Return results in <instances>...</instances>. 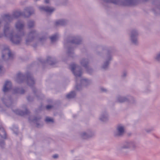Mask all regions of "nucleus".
I'll list each match as a JSON object with an SVG mask.
<instances>
[{
	"label": "nucleus",
	"instance_id": "obj_1",
	"mask_svg": "<svg viewBox=\"0 0 160 160\" xmlns=\"http://www.w3.org/2000/svg\"><path fill=\"white\" fill-rule=\"evenodd\" d=\"M70 68L75 77L76 82V88L77 90H80L83 86H86L90 83L89 80L86 78H82L81 77L82 72L79 66L72 63L70 65Z\"/></svg>",
	"mask_w": 160,
	"mask_h": 160
},
{
	"label": "nucleus",
	"instance_id": "obj_2",
	"mask_svg": "<svg viewBox=\"0 0 160 160\" xmlns=\"http://www.w3.org/2000/svg\"><path fill=\"white\" fill-rule=\"evenodd\" d=\"M3 33L0 32V38L3 37L8 38L10 41L14 44H18L22 41V37L24 35V32H22L21 35L18 36L14 35L12 32H10V26L9 23L6 22L4 24L3 28Z\"/></svg>",
	"mask_w": 160,
	"mask_h": 160
},
{
	"label": "nucleus",
	"instance_id": "obj_3",
	"mask_svg": "<svg viewBox=\"0 0 160 160\" xmlns=\"http://www.w3.org/2000/svg\"><path fill=\"white\" fill-rule=\"evenodd\" d=\"M82 39L80 36L74 35L70 37L64 43L65 47L67 48L68 55L72 57L73 56V48L72 47V44L79 45L82 44Z\"/></svg>",
	"mask_w": 160,
	"mask_h": 160
},
{
	"label": "nucleus",
	"instance_id": "obj_4",
	"mask_svg": "<svg viewBox=\"0 0 160 160\" xmlns=\"http://www.w3.org/2000/svg\"><path fill=\"white\" fill-rule=\"evenodd\" d=\"M26 78L25 81L28 85L31 87L34 84V80L30 73H28L26 76L22 73H18L16 76V81L18 83L22 82H24Z\"/></svg>",
	"mask_w": 160,
	"mask_h": 160
},
{
	"label": "nucleus",
	"instance_id": "obj_5",
	"mask_svg": "<svg viewBox=\"0 0 160 160\" xmlns=\"http://www.w3.org/2000/svg\"><path fill=\"white\" fill-rule=\"evenodd\" d=\"M98 49L99 50H102L103 51L106 50H107L103 57L104 59L103 63L101 66L102 69L106 70L108 68L110 61L112 59L111 54L112 52L108 49H107V48L104 46L99 47L98 48Z\"/></svg>",
	"mask_w": 160,
	"mask_h": 160
},
{
	"label": "nucleus",
	"instance_id": "obj_6",
	"mask_svg": "<svg viewBox=\"0 0 160 160\" xmlns=\"http://www.w3.org/2000/svg\"><path fill=\"white\" fill-rule=\"evenodd\" d=\"M138 147L137 142L133 140L127 141L125 142L119 149L121 152H123L125 149H129L131 150H135Z\"/></svg>",
	"mask_w": 160,
	"mask_h": 160
},
{
	"label": "nucleus",
	"instance_id": "obj_7",
	"mask_svg": "<svg viewBox=\"0 0 160 160\" xmlns=\"http://www.w3.org/2000/svg\"><path fill=\"white\" fill-rule=\"evenodd\" d=\"M107 3H112L114 4H120L123 6L135 5L137 3L136 0H102Z\"/></svg>",
	"mask_w": 160,
	"mask_h": 160
},
{
	"label": "nucleus",
	"instance_id": "obj_8",
	"mask_svg": "<svg viewBox=\"0 0 160 160\" xmlns=\"http://www.w3.org/2000/svg\"><path fill=\"white\" fill-rule=\"evenodd\" d=\"M38 35L39 33L36 30H31L27 35L25 39L26 44L27 45L30 44Z\"/></svg>",
	"mask_w": 160,
	"mask_h": 160
},
{
	"label": "nucleus",
	"instance_id": "obj_9",
	"mask_svg": "<svg viewBox=\"0 0 160 160\" xmlns=\"http://www.w3.org/2000/svg\"><path fill=\"white\" fill-rule=\"evenodd\" d=\"M138 32L137 29H133L131 30L129 34V40L132 44L135 45L138 44Z\"/></svg>",
	"mask_w": 160,
	"mask_h": 160
},
{
	"label": "nucleus",
	"instance_id": "obj_10",
	"mask_svg": "<svg viewBox=\"0 0 160 160\" xmlns=\"http://www.w3.org/2000/svg\"><path fill=\"white\" fill-rule=\"evenodd\" d=\"M2 55V58L5 61L8 59H12L13 57V54L11 52L8 47L7 46L3 48Z\"/></svg>",
	"mask_w": 160,
	"mask_h": 160
},
{
	"label": "nucleus",
	"instance_id": "obj_11",
	"mask_svg": "<svg viewBox=\"0 0 160 160\" xmlns=\"http://www.w3.org/2000/svg\"><path fill=\"white\" fill-rule=\"evenodd\" d=\"M125 132L124 126L121 124H118L116 127V129L114 132V135L116 137H122Z\"/></svg>",
	"mask_w": 160,
	"mask_h": 160
},
{
	"label": "nucleus",
	"instance_id": "obj_12",
	"mask_svg": "<svg viewBox=\"0 0 160 160\" xmlns=\"http://www.w3.org/2000/svg\"><path fill=\"white\" fill-rule=\"evenodd\" d=\"M24 22L21 20H18L15 23L14 26L16 30L18 32H21L20 34H16L20 36L21 35L22 32H24L23 31L25 28Z\"/></svg>",
	"mask_w": 160,
	"mask_h": 160
},
{
	"label": "nucleus",
	"instance_id": "obj_13",
	"mask_svg": "<svg viewBox=\"0 0 160 160\" xmlns=\"http://www.w3.org/2000/svg\"><path fill=\"white\" fill-rule=\"evenodd\" d=\"M80 63L82 66L86 68L87 72L88 73L91 74L92 72V69L88 66V59L82 58L81 60Z\"/></svg>",
	"mask_w": 160,
	"mask_h": 160
},
{
	"label": "nucleus",
	"instance_id": "obj_14",
	"mask_svg": "<svg viewBox=\"0 0 160 160\" xmlns=\"http://www.w3.org/2000/svg\"><path fill=\"white\" fill-rule=\"evenodd\" d=\"M34 9L32 7H27L24 8L23 11V16L28 18L34 14Z\"/></svg>",
	"mask_w": 160,
	"mask_h": 160
},
{
	"label": "nucleus",
	"instance_id": "obj_15",
	"mask_svg": "<svg viewBox=\"0 0 160 160\" xmlns=\"http://www.w3.org/2000/svg\"><path fill=\"white\" fill-rule=\"evenodd\" d=\"M4 104L7 107H10L13 101L11 97L5 95L2 99Z\"/></svg>",
	"mask_w": 160,
	"mask_h": 160
},
{
	"label": "nucleus",
	"instance_id": "obj_16",
	"mask_svg": "<svg viewBox=\"0 0 160 160\" xmlns=\"http://www.w3.org/2000/svg\"><path fill=\"white\" fill-rule=\"evenodd\" d=\"M39 10L41 12H44L47 13H51L55 11V8L48 6H41L38 7Z\"/></svg>",
	"mask_w": 160,
	"mask_h": 160
},
{
	"label": "nucleus",
	"instance_id": "obj_17",
	"mask_svg": "<svg viewBox=\"0 0 160 160\" xmlns=\"http://www.w3.org/2000/svg\"><path fill=\"white\" fill-rule=\"evenodd\" d=\"M109 117L108 112L106 111L102 112L100 115L99 120L103 122H105L109 120Z\"/></svg>",
	"mask_w": 160,
	"mask_h": 160
},
{
	"label": "nucleus",
	"instance_id": "obj_18",
	"mask_svg": "<svg viewBox=\"0 0 160 160\" xmlns=\"http://www.w3.org/2000/svg\"><path fill=\"white\" fill-rule=\"evenodd\" d=\"M128 96H123L120 95H118L116 98V102L120 103L127 102L129 99L128 98Z\"/></svg>",
	"mask_w": 160,
	"mask_h": 160
},
{
	"label": "nucleus",
	"instance_id": "obj_19",
	"mask_svg": "<svg viewBox=\"0 0 160 160\" xmlns=\"http://www.w3.org/2000/svg\"><path fill=\"white\" fill-rule=\"evenodd\" d=\"M23 109L25 111H23L18 109H16L14 111V112L17 114L20 115L21 116L26 115L29 113V110L27 109L26 106L23 107Z\"/></svg>",
	"mask_w": 160,
	"mask_h": 160
},
{
	"label": "nucleus",
	"instance_id": "obj_20",
	"mask_svg": "<svg viewBox=\"0 0 160 160\" xmlns=\"http://www.w3.org/2000/svg\"><path fill=\"white\" fill-rule=\"evenodd\" d=\"M11 83L10 81H6L5 82L3 86L2 90L4 93L8 92L11 89Z\"/></svg>",
	"mask_w": 160,
	"mask_h": 160
},
{
	"label": "nucleus",
	"instance_id": "obj_21",
	"mask_svg": "<svg viewBox=\"0 0 160 160\" xmlns=\"http://www.w3.org/2000/svg\"><path fill=\"white\" fill-rule=\"evenodd\" d=\"M3 20H7L8 21L10 22L12 21L14 19L13 17L12 14H10L9 13L5 14L3 15L2 16V19Z\"/></svg>",
	"mask_w": 160,
	"mask_h": 160
},
{
	"label": "nucleus",
	"instance_id": "obj_22",
	"mask_svg": "<svg viewBox=\"0 0 160 160\" xmlns=\"http://www.w3.org/2000/svg\"><path fill=\"white\" fill-rule=\"evenodd\" d=\"M152 4L155 5V8L152 9L153 12L156 14L160 13V2H153Z\"/></svg>",
	"mask_w": 160,
	"mask_h": 160
},
{
	"label": "nucleus",
	"instance_id": "obj_23",
	"mask_svg": "<svg viewBox=\"0 0 160 160\" xmlns=\"http://www.w3.org/2000/svg\"><path fill=\"white\" fill-rule=\"evenodd\" d=\"M12 14L15 19L18 18L21 16H23V12H22L20 10H17L13 11Z\"/></svg>",
	"mask_w": 160,
	"mask_h": 160
},
{
	"label": "nucleus",
	"instance_id": "obj_24",
	"mask_svg": "<svg viewBox=\"0 0 160 160\" xmlns=\"http://www.w3.org/2000/svg\"><path fill=\"white\" fill-rule=\"evenodd\" d=\"M41 118L40 117H30L29 118V120L31 122L36 123L37 127H39V124L38 123L39 120H40Z\"/></svg>",
	"mask_w": 160,
	"mask_h": 160
},
{
	"label": "nucleus",
	"instance_id": "obj_25",
	"mask_svg": "<svg viewBox=\"0 0 160 160\" xmlns=\"http://www.w3.org/2000/svg\"><path fill=\"white\" fill-rule=\"evenodd\" d=\"M13 93L15 94H23L26 92L22 88H15L13 89Z\"/></svg>",
	"mask_w": 160,
	"mask_h": 160
},
{
	"label": "nucleus",
	"instance_id": "obj_26",
	"mask_svg": "<svg viewBox=\"0 0 160 160\" xmlns=\"http://www.w3.org/2000/svg\"><path fill=\"white\" fill-rule=\"evenodd\" d=\"M68 21L65 19H60L56 21L55 24L56 26L64 25L67 23Z\"/></svg>",
	"mask_w": 160,
	"mask_h": 160
},
{
	"label": "nucleus",
	"instance_id": "obj_27",
	"mask_svg": "<svg viewBox=\"0 0 160 160\" xmlns=\"http://www.w3.org/2000/svg\"><path fill=\"white\" fill-rule=\"evenodd\" d=\"M86 131L89 138H92L95 136V132L91 129H88Z\"/></svg>",
	"mask_w": 160,
	"mask_h": 160
},
{
	"label": "nucleus",
	"instance_id": "obj_28",
	"mask_svg": "<svg viewBox=\"0 0 160 160\" xmlns=\"http://www.w3.org/2000/svg\"><path fill=\"white\" fill-rule=\"evenodd\" d=\"M80 136L81 138L83 139H87L89 138L86 131H84L81 132L80 133Z\"/></svg>",
	"mask_w": 160,
	"mask_h": 160
},
{
	"label": "nucleus",
	"instance_id": "obj_29",
	"mask_svg": "<svg viewBox=\"0 0 160 160\" xmlns=\"http://www.w3.org/2000/svg\"><path fill=\"white\" fill-rule=\"evenodd\" d=\"M58 38V34H55L52 36L50 38L51 40V42L52 43H54L57 41Z\"/></svg>",
	"mask_w": 160,
	"mask_h": 160
},
{
	"label": "nucleus",
	"instance_id": "obj_30",
	"mask_svg": "<svg viewBox=\"0 0 160 160\" xmlns=\"http://www.w3.org/2000/svg\"><path fill=\"white\" fill-rule=\"evenodd\" d=\"M47 62L50 65H53L56 63L54 59L50 57H48L47 58Z\"/></svg>",
	"mask_w": 160,
	"mask_h": 160
},
{
	"label": "nucleus",
	"instance_id": "obj_31",
	"mask_svg": "<svg viewBox=\"0 0 160 160\" xmlns=\"http://www.w3.org/2000/svg\"><path fill=\"white\" fill-rule=\"evenodd\" d=\"M128 98L129 99L127 102L129 104H133L136 103V101L135 99L132 97L128 96Z\"/></svg>",
	"mask_w": 160,
	"mask_h": 160
},
{
	"label": "nucleus",
	"instance_id": "obj_32",
	"mask_svg": "<svg viewBox=\"0 0 160 160\" xmlns=\"http://www.w3.org/2000/svg\"><path fill=\"white\" fill-rule=\"evenodd\" d=\"M0 136L3 138L5 139L6 138V132L3 128H0Z\"/></svg>",
	"mask_w": 160,
	"mask_h": 160
},
{
	"label": "nucleus",
	"instance_id": "obj_33",
	"mask_svg": "<svg viewBox=\"0 0 160 160\" xmlns=\"http://www.w3.org/2000/svg\"><path fill=\"white\" fill-rule=\"evenodd\" d=\"M35 24V22L32 20H29L27 23L28 26L29 28L33 27Z\"/></svg>",
	"mask_w": 160,
	"mask_h": 160
},
{
	"label": "nucleus",
	"instance_id": "obj_34",
	"mask_svg": "<svg viewBox=\"0 0 160 160\" xmlns=\"http://www.w3.org/2000/svg\"><path fill=\"white\" fill-rule=\"evenodd\" d=\"M76 95V93L74 91H72L68 93L67 95V98H68L70 99L73 98Z\"/></svg>",
	"mask_w": 160,
	"mask_h": 160
},
{
	"label": "nucleus",
	"instance_id": "obj_35",
	"mask_svg": "<svg viewBox=\"0 0 160 160\" xmlns=\"http://www.w3.org/2000/svg\"><path fill=\"white\" fill-rule=\"evenodd\" d=\"M154 59L157 62H160V51L154 56Z\"/></svg>",
	"mask_w": 160,
	"mask_h": 160
},
{
	"label": "nucleus",
	"instance_id": "obj_36",
	"mask_svg": "<svg viewBox=\"0 0 160 160\" xmlns=\"http://www.w3.org/2000/svg\"><path fill=\"white\" fill-rule=\"evenodd\" d=\"M145 130L146 132L148 133H149L153 131L154 128L153 127H151L148 128H146L145 129Z\"/></svg>",
	"mask_w": 160,
	"mask_h": 160
},
{
	"label": "nucleus",
	"instance_id": "obj_37",
	"mask_svg": "<svg viewBox=\"0 0 160 160\" xmlns=\"http://www.w3.org/2000/svg\"><path fill=\"white\" fill-rule=\"evenodd\" d=\"M47 37L46 35L44 36L42 38H40L39 39V40L40 42L42 43L45 41Z\"/></svg>",
	"mask_w": 160,
	"mask_h": 160
},
{
	"label": "nucleus",
	"instance_id": "obj_38",
	"mask_svg": "<svg viewBox=\"0 0 160 160\" xmlns=\"http://www.w3.org/2000/svg\"><path fill=\"white\" fill-rule=\"evenodd\" d=\"M45 120L46 122L48 123L50 122H53V120L52 119L48 117L46 118Z\"/></svg>",
	"mask_w": 160,
	"mask_h": 160
},
{
	"label": "nucleus",
	"instance_id": "obj_39",
	"mask_svg": "<svg viewBox=\"0 0 160 160\" xmlns=\"http://www.w3.org/2000/svg\"><path fill=\"white\" fill-rule=\"evenodd\" d=\"M100 90L101 92H107L108 91V90L107 89L103 87L101 88Z\"/></svg>",
	"mask_w": 160,
	"mask_h": 160
},
{
	"label": "nucleus",
	"instance_id": "obj_40",
	"mask_svg": "<svg viewBox=\"0 0 160 160\" xmlns=\"http://www.w3.org/2000/svg\"><path fill=\"white\" fill-rule=\"evenodd\" d=\"M127 72L126 71H124L122 75V77L123 78L125 77L127 75Z\"/></svg>",
	"mask_w": 160,
	"mask_h": 160
},
{
	"label": "nucleus",
	"instance_id": "obj_41",
	"mask_svg": "<svg viewBox=\"0 0 160 160\" xmlns=\"http://www.w3.org/2000/svg\"><path fill=\"white\" fill-rule=\"evenodd\" d=\"M27 99L29 102L32 101L33 100V98L30 96H28L27 97Z\"/></svg>",
	"mask_w": 160,
	"mask_h": 160
},
{
	"label": "nucleus",
	"instance_id": "obj_42",
	"mask_svg": "<svg viewBox=\"0 0 160 160\" xmlns=\"http://www.w3.org/2000/svg\"><path fill=\"white\" fill-rule=\"evenodd\" d=\"M32 90H33V92H34V94H37V92L38 94L39 93L38 92V90H37V89H36L35 88H33Z\"/></svg>",
	"mask_w": 160,
	"mask_h": 160
},
{
	"label": "nucleus",
	"instance_id": "obj_43",
	"mask_svg": "<svg viewBox=\"0 0 160 160\" xmlns=\"http://www.w3.org/2000/svg\"><path fill=\"white\" fill-rule=\"evenodd\" d=\"M52 107V106L50 105H48L46 106V108L47 110H49Z\"/></svg>",
	"mask_w": 160,
	"mask_h": 160
},
{
	"label": "nucleus",
	"instance_id": "obj_44",
	"mask_svg": "<svg viewBox=\"0 0 160 160\" xmlns=\"http://www.w3.org/2000/svg\"><path fill=\"white\" fill-rule=\"evenodd\" d=\"M4 144V142L3 141H0V145L1 146H2Z\"/></svg>",
	"mask_w": 160,
	"mask_h": 160
},
{
	"label": "nucleus",
	"instance_id": "obj_45",
	"mask_svg": "<svg viewBox=\"0 0 160 160\" xmlns=\"http://www.w3.org/2000/svg\"><path fill=\"white\" fill-rule=\"evenodd\" d=\"M96 53H97V54H98L99 55H100V56L102 55V53L100 52H98V51H97Z\"/></svg>",
	"mask_w": 160,
	"mask_h": 160
},
{
	"label": "nucleus",
	"instance_id": "obj_46",
	"mask_svg": "<svg viewBox=\"0 0 160 160\" xmlns=\"http://www.w3.org/2000/svg\"><path fill=\"white\" fill-rule=\"evenodd\" d=\"M58 156L57 154H55L52 157L53 158H58Z\"/></svg>",
	"mask_w": 160,
	"mask_h": 160
},
{
	"label": "nucleus",
	"instance_id": "obj_47",
	"mask_svg": "<svg viewBox=\"0 0 160 160\" xmlns=\"http://www.w3.org/2000/svg\"><path fill=\"white\" fill-rule=\"evenodd\" d=\"M44 1L45 3H48L49 2V0H44Z\"/></svg>",
	"mask_w": 160,
	"mask_h": 160
},
{
	"label": "nucleus",
	"instance_id": "obj_48",
	"mask_svg": "<svg viewBox=\"0 0 160 160\" xmlns=\"http://www.w3.org/2000/svg\"><path fill=\"white\" fill-rule=\"evenodd\" d=\"M36 97L38 99H39V98H38V96H37V95H36Z\"/></svg>",
	"mask_w": 160,
	"mask_h": 160
},
{
	"label": "nucleus",
	"instance_id": "obj_49",
	"mask_svg": "<svg viewBox=\"0 0 160 160\" xmlns=\"http://www.w3.org/2000/svg\"><path fill=\"white\" fill-rule=\"evenodd\" d=\"M15 133L16 134H17V133H18V132L17 131H16L15 132Z\"/></svg>",
	"mask_w": 160,
	"mask_h": 160
}]
</instances>
